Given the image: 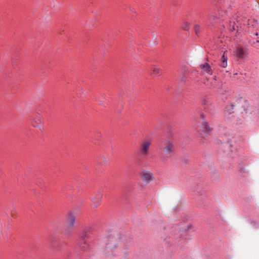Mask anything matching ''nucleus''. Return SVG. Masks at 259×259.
<instances>
[{"mask_svg":"<svg viewBox=\"0 0 259 259\" xmlns=\"http://www.w3.org/2000/svg\"><path fill=\"white\" fill-rule=\"evenodd\" d=\"M109 242H110V244H111L109 245L108 248L110 250H111L112 248H113V247L112 246V244H113V243L114 242V239L113 238H112L111 240H109Z\"/></svg>","mask_w":259,"mask_h":259,"instance_id":"nucleus-18","label":"nucleus"},{"mask_svg":"<svg viewBox=\"0 0 259 259\" xmlns=\"http://www.w3.org/2000/svg\"><path fill=\"white\" fill-rule=\"evenodd\" d=\"M200 67L204 71L209 74L212 73V70L210 66L208 63H204L200 65Z\"/></svg>","mask_w":259,"mask_h":259,"instance_id":"nucleus-9","label":"nucleus"},{"mask_svg":"<svg viewBox=\"0 0 259 259\" xmlns=\"http://www.w3.org/2000/svg\"><path fill=\"white\" fill-rule=\"evenodd\" d=\"M92 228L91 227H86L83 229L79 236L78 245L82 250H85L88 246L86 240L89 237V233L91 232Z\"/></svg>","mask_w":259,"mask_h":259,"instance_id":"nucleus-2","label":"nucleus"},{"mask_svg":"<svg viewBox=\"0 0 259 259\" xmlns=\"http://www.w3.org/2000/svg\"><path fill=\"white\" fill-rule=\"evenodd\" d=\"M151 70L152 71L151 73L155 75L158 74L160 72V69L155 65L151 67Z\"/></svg>","mask_w":259,"mask_h":259,"instance_id":"nucleus-11","label":"nucleus"},{"mask_svg":"<svg viewBox=\"0 0 259 259\" xmlns=\"http://www.w3.org/2000/svg\"><path fill=\"white\" fill-rule=\"evenodd\" d=\"M151 145V141L148 140H145L141 143L139 147V152L142 156L145 157L148 155Z\"/></svg>","mask_w":259,"mask_h":259,"instance_id":"nucleus-4","label":"nucleus"},{"mask_svg":"<svg viewBox=\"0 0 259 259\" xmlns=\"http://www.w3.org/2000/svg\"><path fill=\"white\" fill-rule=\"evenodd\" d=\"M204 131L205 132H209L211 130L210 127L209 125L206 123L204 122Z\"/></svg>","mask_w":259,"mask_h":259,"instance_id":"nucleus-15","label":"nucleus"},{"mask_svg":"<svg viewBox=\"0 0 259 259\" xmlns=\"http://www.w3.org/2000/svg\"><path fill=\"white\" fill-rule=\"evenodd\" d=\"M257 41L258 42H259V40H257Z\"/></svg>","mask_w":259,"mask_h":259,"instance_id":"nucleus-22","label":"nucleus"},{"mask_svg":"<svg viewBox=\"0 0 259 259\" xmlns=\"http://www.w3.org/2000/svg\"><path fill=\"white\" fill-rule=\"evenodd\" d=\"M227 57L225 55V52H224L221 58L220 66L224 68L226 67L227 66Z\"/></svg>","mask_w":259,"mask_h":259,"instance_id":"nucleus-10","label":"nucleus"},{"mask_svg":"<svg viewBox=\"0 0 259 259\" xmlns=\"http://www.w3.org/2000/svg\"><path fill=\"white\" fill-rule=\"evenodd\" d=\"M75 217L73 213L70 212L67 218V227L68 229H72L75 225Z\"/></svg>","mask_w":259,"mask_h":259,"instance_id":"nucleus-8","label":"nucleus"},{"mask_svg":"<svg viewBox=\"0 0 259 259\" xmlns=\"http://www.w3.org/2000/svg\"><path fill=\"white\" fill-rule=\"evenodd\" d=\"M194 31L195 33L198 35L201 30V26L198 24H195L194 26Z\"/></svg>","mask_w":259,"mask_h":259,"instance_id":"nucleus-13","label":"nucleus"},{"mask_svg":"<svg viewBox=\"0 0 259 259\" xmlns=\"http://www.w3.org/2000/svg\"><path fill=\"white\" fill-rule=\"evenodd\" d=\"M160 149L166 154H172L175 151V146L173 142L169 140H163L160 143Z\"/></svg>","mask_w":259,"mask_h":259,"instance_id":"nucleus-3","label":"nucleus"},{"mask_svg":"<svg viewBox=\"0 0 259 259\" xmlns=\"http://www.w3.org/2000/svg\"><path fill=\"white\" fill-rule=\"evenodd\" d=\"M255 35H256V36H257V35H258V33H257V32H256V33H255Z\"/></svg>","mask_w":259,"mask_h":259,"instance_id":"nucleus-21","label":"nucleus"},{"mask_svg":"<svg viewBox=\"0 0 259 259\" xmlns=\"http://www.w3.org/2000/svg\"><path fill=\"white\" fill-rule=\"evenodd\" d=\"M141 177L142 179L147 183H149L153 179L152 173L147 170H143L142 171L141 173Z\"/></svg>","mask_w":259,"mask_h":259,"instance_id":"nucleus-7","label":"nucleus"},{"mask_svg":"<svg viewBox=\"0 0 259 259\" xmlns=\"http://www.w3.org/2000/svg\"><path fill=\"white\" fill-rule=\"evenodd\" d=\"M101 158V160L102 161V162L104 163V164H107V158L104 156H102L100 157Z\"/></svg>","mask_w":259,"mask_h":259,"instance_id":"nucleus-17","label":"nucleus"},{"mask_svg":"<svg viewBox=\"0 0 259 259\" xmlns=\"http://www.w3.org/2000/svg\"><path fill=\"white\" fill-rule=\"evenodd\" d=\"M103 193L100 191H98L95 192L94 195L91 198L92 205L94 208H97L100 204L102 201Z\"/></svg>","mask_w":259,"mask_h":259,"instance_id":"nucleus-5","label":"nucleus"},{"mask_svg":"<svg viewBox=\"0 0 259 259\" xmlns=\"http://www.w3.org/2000/svg\"><path fill=\"white\" fill-rule=\"evenodd\" d=\"M31 125L38 128L40 131L44 130V119L43 116L38 113L35 114L30 119Z\"/></svg>","mask_w":259,"mask_h":259,"instance_id":"nucleus-1","label":"nucleus"},{"mask_svg":"<svg viewBox=\"0 0 259 259\" xmlns=\"http://www.w3.org/2000/svg\"><path fill=\"white\" fill-rule=\"evenodd\" d=\"M234 53L236 57L241 59L247 58L248 55V50L246 48H243L240 46H238L236 48Z\"/></svg>","mask_w":259,"mask_h":259,"instance_id":"nucleus-6","label":"nucleus"},{"mask_svg":"<svg viewBox=\"0 0 259 259\" xmlns=\"http://www.w3.org/2000/svg\"><path fill=\"white\" fill-rule=\"evenodd\" d=\"M215 18V16L212 14H209V17L208 18L209 21H210V22H213V21H214Z\"/></svg>","mask_w":259,"mask_h":259,"instance_id":"nucleus-16","label":"nucleus"},{"mask_svg":"<svg viewBox=\"0 0 259 259\" xmlns=\"http://www.w3.org/2000/svg\"><path fill=\"white\" fill-rule=\"evenodd\" d=\"M201 105L204 106V110L207 111V109L206 106L207 105V102L205 99H204L202 100Z\"/></svg>","mask_w":259,"mask_h":259,"instance_id":"nucleus-14","label":"nucleus"},{"mask_svg":"<svg viewBox=\"0 0 259 259\" xmlns=\"http://www.w3.org/2000/svg\"><path fill=\"white\" fill-rule=\"evenodd\" d=\"M230 29L232 31L233 30H235V26L234 25H233V26H232V28H230Z\"/></svg>","mask_w":259,"mask_h":259,"instance_id":"nucleus-20","label":"nucleus"},{"mask_svg":"<svg viewBox=\"0 0 259 259\" xmlns=\"http://www.w3.org/2000/svg\"><path fill=\"white\" fill-rule=\"evenodd\" d=\"M190 23L188 21H184L182 23V28L185 31H188L189 29Z\"/></svg>","mask_w":259,"mask_h":259,"instance_id":"nucleus-12","label":"nucleus"},{"mask_svg":"<svg viewBox=\"0 0 259 259\" xmlns=\"http://www.w3.org/2000/svg\"><path fill=\"white\" fill-rule=\"evenodd\" d=\"M200 117L202 118V119L204 121V120L205 119V115L203 113H201L200 114Z\"/></svg>","mask_w":259,"mask_h":259,"instance_id":"nucleus-19","label":"nucleus"}]
</instances>
